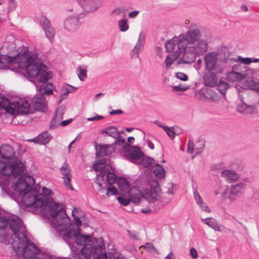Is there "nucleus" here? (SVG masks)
<instances>
[{
  "label": "nucleus",
  "instance_id": "obj_1",
  "mask_svg": "<svg viewBox=\"0 0 259 259\" xmlns=\"http://www.w3.org/2000/svg\"><path fill=\"white\" fill-rule=\"evenodd\" d=\"M49 207L53 227L72 251L77 253L79 252L84 258H88L98 245L106 249L102 238L80 234L79 226L81 225V222L78 217H74V211H72V214L75 224L70 223V220L62 203H52Z\"/></svg>",
  "mask_w": 259,
  "mask_h": 259
},
{
  "label": "nucleus",
  "instance_id": "obj_2",
  "mask_svg": "<svg viewBox=\"0 0 259 259\" xmlns=\"http://www.w3.org/2000/svg\"><path fill=\"white\" fill-rule=\"evenodd\" d=\"M168 52L172 53L165 60L167 68L178 59L177 63L190 64L193 62L197 56H200L208 49V41L201 37L200 30L196 26H192L185 33L173 37L165 44Z\"/></svg>",
  "mask_w": 259,
  "mask_h": 259
},
{
  "label": "nucleus",
  "instance_id": "obj_3",
  "mask_svg": "<svg viewBox=\"0 0 259 259\" xmlns=\"http://www.w3.org/2000/svg\"><path fill=\"white\" fill-rule=\"evenodd\" d=\"M24 168L21 161L9 164L0 161V187L3 196H20L32 188L34 179L26 174L22 176Z\"/></svg>",
  "mask_w": 259,
  "mask_h": 259
},
{
  "label": "nucleus",
  "instance_id": "obj_4",
  "mask_svg": "<svg viewBox=\"0 0 259 259\" xmlns=\"http://www.w3.org/2000/svg\"><path fill=\"white\" fill-rule=\"evenodd\" d=\"M15 61L19 68L24 69L30 77L34 78L32 81L40 95L53 94V85L47 82L51 77V73L47 71V66L38 58L36 53L25 50Z\"/></svg>",
  "mask_w": 259,
  "mask_h": 259
},
{
  "label": "nucleus",
  "instance_id": "obj_5",
  "mask_svg": "<svg viewBox=\"0 0 259 259\" xmlns=\"http://www.w3.org/2000/svg\"><path fill=\"white\" fill-rule=\"evenodd\" d=\"M146 185L147 187L144 189L143 192L135 187L130 189L128 195L131 201L138 203L145 199L150 203L156 200L159 190L158 182L154 178L150 179L147 181Z\"/></svg>",
  "mask_w": 259,
  "mask_h": 259
},
{
  "label": "nucleus",
  "instance_id": "obj_6",
  "mask_svg": "<svg viewBox=\"0 0 259 259\" xmlns=\"http://www.w3.org/2000/svg\"><path fill=\"white\" fill-rule=\"evenodd\" d=\"M22 203L26 207L33 206L38 211L48 209L50 212V205H47V202L44 200V196L36 189L33 188L24 192L22 195Z\"/></svg>",
  "mask_w": 259,
  "mask_h": 259
},
{
  "label": "nucleus",
  "instance_id": "obj_7",
  "mask_svg": "<svg viewBox=\"0 0 259 259\" xmlns=\"http://www.w3.org/2000/svg\"><path fill=\"white\" fill-rule=\"evenodd\" d=\"M0 108L7 112L13 114H27L29 113L30 104L24 99L12 101L6 97L0 98Z\"/></svg>",
  "mask_w": 259,
  "mask_h": 259
},
{
  "label": "nucleus",
  "instance_id": "obj_8",
  "mask_svg": "<svg viewBox=\"0 0 259 259\" xmlns=\"http://www.w3.org/2000/svg\"><path fill=\"white\" fill-rule=\"evenodd\" d=\"M239 98L241 103L238 105L237 110L239 112L246 114H253L256 112L255 104L259 102L258 97L255 95H247L245 97V101L244 97L239 94Z\"/></svg>",
  "mask_w": 259,
  "mask_h": 259
},
{
  "label": "nucleus",
  "instance_id": "obj_9",
  "mask_svg": "<svg viewBox=\"0 0 259 259\" xmlns=\"http://www.w3.org/2000/svg\"><path fill=\"white\" fill-rule=\"evenodd\" d=\"M205 71H214L215 73H222L224 70V67L217 62V55L210 53L205 57Z\"/></svg>",
  "mask_w": 259,
  "mask_h": 259
},
{
  "label": "nucleus",
  "instance_id": "obj_10",
  "mask_svg": "<svg viewBox=\"0 0 259 259\" xmlns=\"http://www.w3.org/2000/svg\"><path fill=\"white\" fill-rule=\"evenodd\" d=\"M36 20L41 26L46 37L51 41L55 36L56 31L54 28L51 25L50 21L46 16L42 15L37 16Z\"/></svg>",
  "mask_w": 259,
  "mask_h": 259
},
{
  "label": "nucleus",
  "instance_id": "obj_11",
  "mask_svg": "<svg viewBox=\"0 0 259 259\" xmlns=\"http://www.w3.org/2000/svg\"><path fill=\"white\" fill-rule=\"evenodd\" d=\"M14 156V151L11 146L9 145H3L0 149V161L5 162L6 164L14 163L16 161L19 160H13L12 158Z\"/></svg>",
  "mask_w": 259,
  "mask_h": 259
},
{
  "label": "nucleus",
  "instance_id": "obj_12",
  "mask_svg": "<svg viewBox=\"0 0 259 259\" xmlns=\"http://www.w3.org/2000/svg\"><path fill=\"white\" fill-rule=\"evenodd\" d=\"M77 2L85 12L91 13L98 10L102 5L103 0H77Z\"/></svg>",
  "mask_w": 259,
  "mask_h": 259
},
{
  "label": "nucleus",
  "instance_id": "obj_13",
  "mask_svg": "<svg viewBox=\"0 0 259 259\" xmlns=\"http://www.w3.org/2000/svg\"><path fill=\"white\" fill-rule=\"evenodd\" d=\"M81 14H76L67 17L64 21V26L68 31L73 32L80 25L79 19Z\"/></svg>",
  "mask_w": 259,
  "mask_h": 259
},
{
  "label": "nucleus",
  "instance_id": "obj_14",
  "mask_svg": "<svg viewBox=\"0 0 259 259\" xmlns=\"http://www.w3.org/2000/svg\"><path fill=\"white\" fill-rule=\"evenodd\" d=\"M246 188L244 183H238L230 186L229 189L228 198L231 202L234 201L236 198L241 195Z\"/></svg>",
  "mask_w": 259,
  "mask_h": 259
},
{
  "label": "nucleus",
  "instance_id": "obj_15",
  "mask_svg": "<svg viewBox=\"0 0 259 259\" xmlns=\"http://www.w3.org/2000/svg\"><path fill=\"white\" fill-rule=\"evenodd\" d=\"M70 171V166L67 162H64L60 169V171L62 176L64 185L68 188L72 190L73 187L71 185L72 176Z\"/></svg>",
  "mask_w": 259,
  "mask_h": 259
},
{
  "label": "nucleus",
  "instance_id": "obj_16",
  "mask_svg": "<svg viewBox=\"0 0 259 259\" xmlns=\"http://www.w3.org/2000/svg\"><path fill=\"white\" fill-rule=\"evenodd\" d=\"M31 104L36 110L45 112L47 109L45 98L39 94H37L32 99Z\"/></svg>",
  "mask_w": 259,
  "mask_h": 259
},
{
  "label": "nucleus",
  "instance_id": "obj_17",
  "mask_svg": "<svg viewBox=\"0 0 259 259\" xmlns=\"http://www.w3.org/2000/svg\"><path fill=\"white\" fill-rule=\"evenodd\" d=\"M204 76V84L206 87H214L217 84L218 74L222 73H215L214 71H205Z\"/></svg>",
  "mask_w": 259,
  "mask_h": 259
},
{
  "label": "nucleus",
  "instance_id": "obj_18",
  "mask_svg": "<svg viewBox=\"0 0 259 259\" xmlns=\"http://www.w3.org/2000/svg\"><path fill=\"white\" fill-rule=\"evenodd\" d=\"M94 259H108L106 249H103L100 245H98L92 253ZM110 259H122L119 255L110 256Z\"/></svg>",
  "mask_w": 259,
  "mask_h": 259
},
{
  "label": "nucleus",
  "instance_id": "obj_19",
  "mask_svg": "<svg viewBox=\"0 0 259 259\" xmlns=\"http://www.w3.org/2000/svg\"><path fill=\"white\" fill-rule=\"evenodd\" d=\"M127 158L132 162L142 160L143 154L138 147H133L126 152Z\"/></svg>",
  "mask_w": 259,
  "mask_h": 259
},
{
  "label": "nucleus",
  "instance_id": "obj_20",
  "mask_svg": "<svg viewBox=\"0 0 259 259\" xmlns=\"http://www.w3.org/2000/svg\"><path fill=\"white\" fill-rule=\"evenodd\" d=\"M96 155L97 156L103 157L106 155L111 154L113 151V145H97L95 147Z\"/></svg>",
  "mask_w": 259,
  "mask_h": 259
},
{
  "label": "nucleus",
  "instance_id": "obj_21",
  "mask_svg": "<svg viewBox=\"0 0 259 259\" xmlns=\"http://www.w3.org/2000/svg\"><path fill=\"white\" fill-rule=\"evenodd\" d=\"M221 177L230 183L237 181L239 178L237 173L229 169L223 170L221 173Z\"/></svg>",
  "mask_w": 259,
  "mask_h": 259
},
{
  "label": "nucleus",
  "instance_id": "obj_22",
  "mask_svg": "<svg viewBox=\"0 0 259 259\" xmlns=\"http://www.w3.org/2000/svg\"><path fill=\"white\" fill-rule=\"evenodd\" d=\"M98 174L102 176L103 181H105L106 183L110 185L114 184L117 179L116 175L113 172L109 171L108 168H107V170H102Z\"/></svg>",
  "mask_w": 259,
  "mask_h": 259
},
{
  "label": "nucleus",
  "instance_id": "obj_23",
  "mask_svg": "<svg viewBox=\"0 0 259 259\" xmlns=\"http://www.w3.org/2000/svg\"><path fill=\"white\" fill-rule=\"evenodd\" d=\"M144 36H142L141 33L139 35L138 40L134 49L131 51L130 56L132 58H137L139 57L140 50L142 49L144 44Z\"/></svg>",
  "mask_w": 259,
  "mask_h": 259
},
{
  "label": "nucleus",
  "instance_id": "obj_24",
  "mask_svg": "<svg viewBox=\"0 0 259 259\" xmlns=\"http://www.w3.org/2000/svg\"><path fill=\"white\" fill-rule=\"evenodd\" d=\"M244 78V74L234 70L228 72L226 75L227 80L231 82H240Z\"/></svg>",
  "mask_w": 259,
  "mask_h": 259
},
{
  "label": "nucleus",
  "instance_id": "obj_25",
  "mask_svg": "<svg viewBox=\"0 0 259 259\" xmlns=\"http://www.w3.org/2000/svg\"><path fill=\"white\" fill-rule=\"evenodd\" d=\"M61 106L60 108L57 109L56 113L54 115L51 123V127H55L59 125L60 122L63 118L64 113V108Z\"/></svg>",
  "mask_w": 259,
  "mask_h": 259
},
{
  "label": "nucleus",
  "instance_id": "obj_26",
  "mask_svg": "<svg viewBox=\"0 0 259 259\" xmlns=\"http://www.w3.org/2000/svg\"><path fill=\"white\" fill-rule=\"evenodd\" d=\"M77 89V88H75L67 83L63 84L61 90V93L59 96V103H60L64 99H66L69 93L75 92Z\"/></svg>",
  "mask_w": 259,
  "mask_h": 259
},
{
  "label": "nucleus",
  "instance_id": "obj_27",
  "mask_svg": "<svg viewBox=\"0 0 259 259\" xmlns=\"http://www.w3.org/2000/svg\"><path fill=\"white\" fill-rule=\"evenodd\" d=\"M50 140V135L47 132H44L33 139L28 140V141L36 144H46L49 143Z\"/></svg>",
  "mask_w": 259,
  "mask_h": 259
},
{
  "label": "nucleus",
  "instance_id": "obj_28",
  "mask_svg": "<svg viewBox=\"0 0 259 259\" xmlns=\"http://www.w3.org/2000/svg\"><path fill=\"white\" fill-rule=\"evenodd\" d=\"M13 59L7 55H0V69H9L13 63Z\"/></svg>",
  "mask_w": 259,
  "mask_h": 259
},
{
  "label": "nucleus",
  "instance_id": "obj_29",
  "mask_svg": "<svg viewBox=\"0 0 259 259\" xmlns=\"http://www.w3.org/2000/svg\"><path fill=\"white\" fill-rule=\"evenodd\" d=\"M243 87L246 89L254 91L259 93V82L253 80L252 79H247L243 82Z\"/></svg>",
  "mask_w": 259,
  "mask_h": 259
},
{
  "label": "nucleus",
  "instance_id": "obj_30",
  "mask_svg": "<svg viewBox=\"0 0 259 259\" xmlns=\"http://www.w3.org/2000/svg\"><path fill=\"white\" fill-rule=\"evenodd\" d=\"M193 194L196 203L199 206V207L202 209V210L207 212H210V209L204 203L200 195L198 193L197 190L196 189L193 190Z\"/></svg>",
  "mask_w": 259,
  "mask_h": 259
},
{
  "label": "nucleus",
  "instance_id": "obj_31",
  "mask_svg": "<svg viewBox=\"0 0 259 259\" xmlns=\"http://www.w3.org/2000/svg\"><path fill=\"white\" fill-rule=\"evenodd\" d=\"M120 132L118 131L117 128L114 126H108L103 130L102 133H105L108 136L114 139L119 137Z\"/></svg>",
  "mask_w": 259,
  "mask_h": 259
},
{
  "label": "nucleus",
  "instance_id": "obj_32",
  "mask_svg": "<svg viewBox=\"0 0 259 259\" xmlns=\"http://www.w3.org/2000/svg\"><path fill=\"white\" fill-rule=\"evenodd\" d=\"M101 175L97 174L96 180V183L97 185V190L99 192H102L107 187V183L105 181H103Z\"/></svg>",
  "mask_w": 259,
  "mask_h": 259
},
{
  "label": "nucleus",
  "instance_id": "obj_33",
  "mask_svg": "<svg viewBox=\"0 0 259 259\" xmlns=\"http://www.w3.org/2000/svg\"><path fill=\"white\" fill-rule=\"evenodd\" d=\"M154 175L159 179H162L165 176V170L163 166L159 164H155L153 167Z\"/></svg>",
  "mask_w": 259,
  "mask_h": 259
},
{
  "label": "nucleus",
  "instance_id": "obj_34",
  "mask_svg": "<svg viewBox=\"0 0 259 259\" xmlns=\"http://www.w3.org/2000/svg\"><path fill=\"white\" fill-rule=\"evenodd\" d=\"M77 73L79 79L83 81L87 77V66L85 65L80 66L77 69Z\"/></svg>",
  "mask_w": 259,
  "mask_h": 259
},
{
  "label": "nucleus",
  "instance_id": "obj_35",
  "mask_svg": "<svg viewBox=\"0 0 259 259\" xmlns=\"http://www.w3.org/2000/svg\"><path fill=\"white\" fill-rule=\"evenodd\" d=\"M128 20L126 18L120 19L118 23L119 30L121 32H125L129 29V25L127 23Z\"/></svg>",
  "mask_w": 259,
  "mask_h": 259
},
{
  "label": "nucleus",
  "instance_id": "obj_36",
  "mask_svg": "<svg viewBox=\"0 0 259 259\" xmlns=\"http://www.w3.org/2000/svg\"><path fill=\"white\" fill-rule=\"evenodd\" d=\"M230 63L235 62L237 61L241 62V63L248 65L251 63V58H243L242 57L239 56L237 58H230L228 60Z\"/></svg>",
  "mask_w": 259,
  "mask_h": 259
},
{
  "label": "nucleus",
  "instance_id": "obj_37",
  "mask_svg": "<svg viewBox=\"0 0 259 259\" xmlns=\"http://www.w3.org/2000/svg\"><path fill=\"white\" fill-rule=\"evenodd\" d=\"M229 87V84L227 82L222 80H219L218 84V88L221 94L225 95Z\"/></svg>",
  "mask_w": 259,
  "mask_h": 259
},
{
  "label": "nucleus",
  "instance_id": "obj_38",
  "mask_svg": "<svg viewBox=\"0 0 259 259\" xmlns=\"http://www.w3.org/2000/svg\"><path fill=\"white\" fill-rule=\"evenodd\" d=\"M209 227L213 229L214 230L219 232H225L226 228L222 225L219 224L216 220L213 219Z\"/></svg>",
  "mask_w": 259,
  "mask_h": 259
},
{
  "label": "nucleus",
  "instance_id": "obj_39",
  "mask_svg": "<svg viewBox=\"0 0 259 259\" xmlns=\"http://www.w3.org/2000/svg\"><path fill=\"white\" fill-rule=\"evenodd\" d=\"M118 186L121 190H125L130 186V183L125 179H120L118 181Z\"/></svg>",
  "mask_w": 259,
  "mask_h": 259
},
{
  "label": "nucleus",
  "instance_id": "obj_40",
  "mask_svg": "<svg viewBox=\"0 0 259 259\" xmlns=\"http://www.w3.org/2000/svg\"><path fill=\"white\" fill-rule=\"evenodd\" d=\"M142 164L145 167L152 166L155 164V161L151 158L147 157L142 159Z\"/></svg>",
  "mask_w": 259,
  "mask_h": 259
},
{
  "label": "nucleus",
  "instance_id": "obj_41",
  "mask_svg": "<svg viewBox=\"0 0 259 259\" xmlns=\"http://www.w3.org/2000/svg\"><path fill=\"white\" fill-rule=\"evenodd\" d=\"M163 129L171 139H173L175 138V133L174 130V127H169L166 126L163 127Z\"/></svg>",
  "mask_w": 259,
  "mask_h": 259
},
{
  "label": "nucleus",
  "instance_id": "obj_42",
  "mask_svg": "<svg viewBox=\"0 0 259 259\" xmlns=\"http://www.w3.org/2000/svg\"><path fill=\"white\" fill-rule=\"evenodd\" d=\"M93 168L96 171H99V172L102 170H107V168H108L107 166L104 167V166L96 161L93 164Z\"/></svg>",
  "mask_w": 259,
  "mask_h": 259
},
{
  "label": "nucleus",
  "instance_id": "obj_43",
  "mask_svg": "<svg viewBox=\"0 0 259 259\" xmlns=\"http://www.w3.org/2000/svg\"><path fill=\"white\" fill-rule=\"evenodd\" d=\"M106 195L109 197L111 195H115L117 193V190L115 187H106Z\"/></svg>",
  "mask_w": 259,
  "mask_h": 259
},
{
  "label": "nucleus",
  "instance_id": "obj_44",
  "mask_svg": "<svg viewBox=\"0 0 259 259\" xmlns=\"http://www.w3.org/2000/svg\"><path fill=\"white\" fill-rule=\"evenodd\" d=\"M40 193L44 196V200L48 202V198H47V196H49L51 194L52 191L50 189L44 187L42 188V193ZM47 205L48 206L49 205L47 204Z\"/></svg>",
  "mask_w": 259,
  "mask_h": 259
},
{
  "label": "nucleus",
  "instance_id": "obj_45",
  "mask_svg": "<svg viewBox=\"0 0 259 259\" xmlns=\"http://www.w3.org/2000/svg\"><path fill=\"white\" fill-rule=\"evenodd\" d=\"M117 200L121 204L124 206L127 205L131 201V198L130 197L129 198H125L123 197L120 196L117 197Z\"/></svg>",
  "mask_w": 259,
  "mask_h": 259
},
{
  "label": "nucleus",
  "instance_id": "obj_46",
  "mask_svg": "<svg viewBox=\"0 0 259 259\" xmlns=\"http://www.w3.org/2000/svg\"><path fill=\"white\" fill-rule=\"evenodd\" d=\"M16 8V2L15 0H8V9L9 11H13Z\"/></svg>",
  "mask_w": 259,
  "mask_h": 259
},
{
  "label": "nucleus",
  "instance_id": "obj_47",
  "mask_svg": "<svg viewBox=\"0 0 259 259\" xmlns=\"http://www.w3.org/2000/svg\"><path fill=\"white\" fill-rule=\"evenodd\" d=\"M115 139L116 140L115 141V145H117L118 146H122L125 143V139L120 136V134L119 135V137L115 138Z\"/></svg>",
  "mask_w": 259,
  "mask_h": 259
},
{
  "label": "nucleus",
  "instance_id": "obj_48",
  "mask_svg": "<svg viewBox=\"0 0 259 259\" xmlns=\"http://www.w3.org/2000/svg\"><path fill=\"white\" fill-rule=\"evenodd\" d=\"M104 117L102 115H98L95 114V116L91 117H88L87 118L88 121H98L101 119H103Z\"/></svg>",
  "mask_w": 259,
  "mask_h": 259
},
{
  "label": "nucleus",
  "instance_id": "obj_49",
  "mask_svg": "<svg viewBox=\"0 0 259 259\" xmlns=\"http://www.w3.org/2000/svg\"><path fill=\"white\" fill-rule=\"evenodd\" d=\"M176 76L177 78L183 81H186L188 79V76L184 73L178 72L176 73Z\"/></svg>",
  "mask_w": 259,
  "mask_h": 259
},
{
  "label": "nucleus",
  "instance_id": "obj_50",
  "mask_svg": "<svg viewBox=\"0 0 259 259\" xmlns=\"http://www.w3.org/2000/svg\"><path fill=\"white\" fill-rule=\"evenodd\" d=\"M194 150V145L193 141H189L187 146V151L189 153H193Z\"/></svg>",
  "mask_w": 259,
  "mask_h": 259
},
{
  "label": "nucleus",
  "instance_id": "obj_51",
  "mask_svg": "<svg viewBox=\"0 0 259 259\" xmlns=\"http://www.w3.org/2000/svg\"><path fill=\"white\" fill-rule=\"evenodd\" d=\"M127 232H128L129 235L131 236V237H132L134 239H135V240L140 239L139 234L137 232H135V231L132 232L131 231H128V230L127 231Z\"/></svg>",
  "mask_w": 259,
  "mask_h": 259
},
{
  "label": "nucleus",
  "instance_id": "obj_52",
  "mask_svg": "<svg viewBox=\"0 0 259 259\" xmlns=\"http://www.w3.org/2000/svg\"><path fill=\"white\" fill-rule=\"evenodd\" d=\"M174 89L176 91H186L188 89V87L186 86H183L182 85H176L174 87Z\"/></svg>",
  "mask_w": 259,
  "mask_h": 259
},
{
  "label": "nucleus",
  "instance_id": "obj_53",
  "mask_svg": "<svg viewBox=\"0 0 259 259\" xmlns=\"http://www.w3.org/2000/svg\"><path fill=\"white\" fill-rule=\"evenodd\" d=\"M190 254L193 258H196L198 256L197 250L193 247L190 249Z\"/></svg>",
  "mask_w": 259,
  "mask_h": 259
},
{
  "label": "nucleus",
  "instance_id": "obj_54",
  "mask_svg": "<svg viewBox=\"0 0 259 259\" xmlns=\"http://www.w3.org/2000/svg\"><path fill=\"white\" fill-rule=\"evenodd\" d=\"M139 14V11H132L128 14V17L130 18H136L138 14Z\"/></svg>",
  "mask_w": 259,
  "mask_h": 259
},
{
  "label": "nucleus",
  "instance_id": "obj_55",
  "mask_svg": "<svg viewBox=\"0 0 259 259\" xmlns=\"http://www.w3.org/2000/svg\"><path fill=\"white\" fill-rule=\"evenodd\" d=\"M72 121V119L70 118L68 120L62 121L60 122L59 125H61V126H64L66 125H67L69 123H70Z\"/></svg>",
  "mask_w": 259,
  "mask_h": 259
},
{
  "label": "nucleus",
  "instance_id": "obj_56",
  "mask_svg": "<svg viewBox=\"0 0 259 259\" xmlns=\"http://www.w3.org/2000/svg\"><path fill=\"white\" fill-rule=\"evenodd\" d=\"M123 113V111L121 109L112 110L110 111V115L120 114Z\"/></svg>",
  "mask_w": 259,
  "mask_h": 259
},
{
  "label": "nucleus",
  "instance_id": "obj_57",
  "mask_svg": "<svg viewBox=\"0 0 259 259\" xmlns=\"http://www.w3.org/2000/svg\"><path fill=\"white\" fill-rule=\"evenodd\" d=\"M212 220V218H206L202 219V221L204 222L206 225L209 227V225H210V223H211Z\"/></svg>",
  "mask_w": 259,
  "mask_h": 259
},
{
  "label": "nucleus",
  "instance_id": "obj_58",
  "mask_svg": "<svg viewBox=\"0 0 259 259\" xmlns=\"http://www.w3.org/2000/svg\"><path fill=\"white\" fill-rule=\"evenodd\" d=\"M233 167L236 170H241L243 168V165L242 164H238L237 166H235V164L233 165Z\"/></svg>",
  "mask_w": 259,
  "mask_h": 259
},
{
  "label": "nucleus",
  "instance_id": "obj_59",
  "mask_svg": "<svg viewBox=\"0 0 259 259\" xmlns=\"http://www.w3.org/2000/svg\"><path fill=\"white\" fill-rule=\"evenodd\" d=\"M246 72H247V74H254L256 73V70L255 69H250V68H248L246 70Z\"/></svg>",
  "mask_w": 259,
  "mask_h": 259
},
{
  "label": "nucleus",
  "instance_id": "obj_60",
  "mask_svg": "<svg viewBox=\"0 0 259 259\" xmlns=\"http://www.w3.org/2000/svg\"><path fill=\"white\" fill-rule=\"evenodd\" d=\"M96 162H99L102 165L104 166L106 163V160L105 158H102L101 159H100L99 160H97Z\"/></svg>",
  "mask_w": 259,
  "mask_h": 259
},
{
  "label": "nucleus",
  "instance_id": "obj_61",
  "mask_svg": "<svg viewBox=\"0 0 259 259\" xmlns=\"http://www.w3.org/2000/svg\"><path fill=\"white\" fill-rule=\"evenodd\" d=\"M144 247H145L148 250H150L151 249H154L153 245L150 243H147Z\"/></svg>",
  "mask_w": 259,
  "mask_h": 259
},
{
  "label": "nucleus",
  "instance_id": "obj_62",
  "mask_svg": "<svg viewBox=\"0 0 259 259\" xmlns=\"http://www.w3.org/2000/svg\"><path fill=\"white\" fill-rule=\"evenodd\" d=\"M154 123L155 124H156V125H157L158 126L160 127H161L162 128H163V127L166 126L165 125H162L161 124V123L160 121H158V120L154 121Z\"/></svg>",
  "mask_w": 259,
  "mask_h": 259
},
{
  "label": "nucleus",
  "instance_id": "obj_63",
  "mask_svg": "<svg viewBox=\"0 0 259 259\" xmlns=\"http://www.w3.org/2000/svg\"><path fill=\"white\" fill-rule=\"evenodd\" d=\"M147 144L148 145V147L152 150L154 149V144L150 141H148L147 142Z\"/></svg>",
  "mask_w": 259,
  "mask_h": 259
},
{
  "label": "nucleus",
  "instance_id": "obj_64",
  "mask_svg": "<svg viewBox=\"0 0 259 259\" xmlns=\"http://www.w3.org/2000/svg\"><path fill=\"white\" fill-rule=\"evenodd\" d=\"M174 255L172 252H170L165 257V259H174Z\"/></svg>",
  "mask_w": 259,
  "mask_h": 259
}]
</instances>
